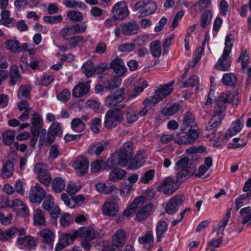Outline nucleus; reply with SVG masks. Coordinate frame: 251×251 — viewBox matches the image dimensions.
Listing matches in <instances>:
<instances>
[{"mask_svg": "<svg viewBox=\"0 0 251 251\" xmlns=\"http://www.w3.org/2000/svg\"><path fill=\"white\" fill-rule=\"evenodd\" d=\"M75 34L73 26H66L61 30V35L62 38L65 40H68L75 36Z\"/></svg>", "mask_w": 251, "mask_h": 251, "instance_id": "obj_51", "label": "nucleus"}, {"mask_svg": "<svg viewBox=\"0 0 251 251\" xmlns=\"http://www.w3.org/2000/svg\"><path fill=\"white\" fill-rule=\"evenodd\" d=\"M175 81H172L168 83L160 85L155 90V94L151 97V99H146L145 101L148 103L156 104L162 100L164 98L168 96L172 91L173 89L171 86Z\"/></svg>", "mask_w": 251, "mask_h": 251, "instance_id": "obj_5", "label": "nucleus"}, {"mask_svg": "<svg viewBox=\"0 0 251 251\" xmlns=\"http://www.w3.org/2000/svg\"><path fill=\"white\" fill-rule=\"evenodd\" d=\"M25 229L23 228L18 229L17 227H13L5 231L0 229V240L5 241L14 238L16 235L19 236L24 234Z\"/></svg>", "mask_w": 251, "mask_h": 251, "instance_id": "obj_16", "label": "nucleus"}, {"mask_svg": "<svg viewBox=\"0 0 251 251\" xmlns=\"http://www.w3.org/2000/svg\"><path fill=\"white\" fill-rule=\"evenodd\" d=\"M120 28L122 34L125 36L136 34L140 30L139 26L135 21L122 23L120 25Z\"/></svg>", "mask_w": 251, "mask_h": 251, "instance_id": "obj_11", "label": "nucleus"}, {"mask_svg": "<svg viewBox=\"0 0 251 251\" xmlns=\"http://www.w3.org/2000/svg\"><path fill=\"white\" fill-rule=\"evenodd\" d=\"M196 170V168H191L189 169H182L177 173L176 179L177 181L182 182L187 180L188 178L193 176Z\"/></svg>", "mask_w": 251, "mask_h": 251, "instance_id": "obj_29", "label": "nucleus"}, {"mask_svg": "<svg viewBox=\"0 0 251 251\" xmlns=\"http://www.w3.org/2000/svg\"><path fill=\"white\" fill-rule=\"evenodd\" d=\"M36 178L41 184L46 187H49L52 181V178L50 172L36 176Z\"/></svg>", "mask_w": 251, "mask_h": 251, "instance_id": "obj_52", "label": "nucleus"}, {"mask_svg": "<svg viewBox=\"0 0 251 251\" xmlns=\"http://www.w3.org/2000/svg\"><path fill=\"white\" fill-rule=\"evenodd\" d=\"M105 168V162L102 160H97L93 162L91 165V171L96 173L103 170Z\"/></svg>", "mask_w": 251, "mask_h": 251, "instance_id": "obj_58", "label": "nucleus"}, {"mask_svg": "<svg viewBox=\"0 0 251 251\" xmlns=\"http://www.w3.org/2000/svg\"><path fill=\"white\" fill-rule=\"evenodd\" d=\"M237 220L243 225L247 227L251 225V207L248 206L242 208L239 212Z\"/></svg>", "mask_w": 251, "mask_h": 251, "instance_id": "obj_18", "label": "nucleus"}, {"mask_svg": "<svg viewBox=\"0 0 251 251\" xmlns=\"http://www.w3.org/2000/svg\"><path fill=\"white\" fill-rule=\"evenodd\" d=\"M250 194L249 193L244 194L236 199L235 200V205L237 210H239L242 206L249 203Z\"/></svg>", "mask_w": 251, "mask_h": 251, "instance_id": "obj_48", "label": "nucleus"}, {"mask_svg": "<svg viewBox=\"0 0 251 251\" xmlns=\"http://www.w3.org/2000/svg\"><path fill=\"white\" fill-rule=\"evenodd\" d=\"M126 174V171L120 169H117L112 171L109 175V178L113 182H116L122 179Z\"/></svg>", "mask_w": 251, "mask_h": 251, "instance_id": "obj_44", "label": "nucleus"}, {"mask_svg": "<svg viewBox=\"0 0 251 251\" xmlns=\"http://www.w3.org/2000/svg\"><path fill=\"white\" fill-rule=\"evenodd\" d=\"M110 68L114 70L118 76H123L126 71V68L121 58H117L112 60Z\"/></svg>", "mask_w": 251, "mask_h": 251, "instance_id": "obj_19", "label": "nucleus"}, {"mask_svg": "<svg viewBox=\"0 0 251 251\" xmlns=\"http://www.w3.org/2000/svg\"><path fill=\"white\" fill-rule=\"evenodd\" d=\"M43 202V207L48 211H50L54 207V200L52 197L49 195L47 196Z\"/></svg>", "mask_w": 251, "mask_h": 251, "instance_id": "obj_60", "label": "nucleus"}, {"mask_svg": "<svg viewBox=\"0 0 251 251\" xmlns=\"http://www.w3.org/2000/svg\"><path fill=\"white\" fill-rule=\"evenodd\" d=\"M73 167L76 170H79L81 175L84 174L87 172L89 161L87 159L81 157L74 162Z\"/></svg>", "mask_w": 251, "mask_h": 251, "instance_id": "obj_28", "label": "nucleus"}, {"mask_svg": "<svg viewBox=\"0 0 251 251\" xmlns=\"http://www.w3.org/2000/svg\"><path fill=\"white\" fill-rule=\"evenodd\" d=\"M90 80L86 82H80L75 86L73 91V96L76 98H80L89 93L90 90Z\"/></svg>", "mask_w": 251, "mask_h": 251, "instance_id": "obj_14", "label": "nucleus"}, {"mask_svg": "<svg viewBox=\"0 0 251 251\" xmlns=\"http://www.w3.org/2000/svg\"><path fill=\"white\" fill-rule=\"evenodd\" d=\"M77 231L78 235L81 240L80 245L86 251H89L92 247L91 242L96 238L94 229L91 227L84 226L80 227Z\"/></svg>", "mask_w": 251, "mask_h": 251, "instance_id": "obj_3", "label": "nucleus"}, {"mask_svg": "<svg viewBox=\"0 0 251 251\" xmlns=\"http://www.w3.org/2000/svg\"><path fill=\"white\" fill-rule=\"evenodd\" d=\"M155 171L154 170H150L146 172L144 175L140 179V181L144 184L148 183L152 179L154 176Z\"/></svg>", "mask_w": 251, "mask_h": 251, "instance_id": "obj_64", "label": "nucleus"}, {"mask_svg": "<svg viewBox=\"0 0 251 251\" xmlns=\"http://www.w3.org/2000/svg\"><path fill=\"white\" fill-rule=\"evenodd\" d=\"M212 17V13L210 10H206L202 14L201 18V24L203 28L210 24Z\"/></svg>", "mask_w": 251, "mask_h": 251, "instance_id": "obj_59", "label": "nucleus"}, {"mask_svg": "<svg viewBox=\"0 0 251 251\" xmlns=\"http://www.w3.org/2000/svg\"><path fill=\"white\" fill-rule=\"evenodd\" d=\"M32 126L30 127L31 131L39 132L40 128L43 125V120L42 117L37 113L32 115L31 119Z\"/></svg>", "mask_w": 251, "mask_h": 251, "instance_id": "obj_38", "label": "nucleus"}, {"mask_svg": "<svg viewBox=\"0 0 251 251\" xmlns=\"http://www.w3.org/2000/svg\"><path fill=\"white\" fill-rule=\"evenodd\" d=\"M191 168H196L195 164L188 157H184L181 158L176 163L175 169L178 170L181 169H189Z\"/></svg>", "mask_w": 251, "mask_h": 251, "instance_id": "obj_25", "label": "nucleus"}, {"mask_svg": "<svg viewBox=\"0 0 251 251\" xmlns=\"http://www.w3.org/2000/svg\"><path fill=\"white\" fill-rule=\"evenodd\" d=\"M46 191L38 183L31 187L29 197L32 203H40L46 198Z\"/></svg>", "mask_w": 251, "mask_h": 251, "instance_id": "obj_9", "label": "nucleus"}, {"mask_svg": "<svg viewBox=\"0 0 251 251\" xmlns=\"http://www.w3.org/2000/svg\"><path fill=\"white\" fill-rule=\"evenodd\" d=\"M119 211L117 203L113 201H107L103 206V214L107 216H115Z\"/></svg>", "mask_w": 251, "mask_h": 251, "instance_id": "obj_22", "label": "nucleus"}, {"mask_svg": "<svg viewBox=\"0 0 251 251\" xmlns=\"http://www.w3.org/2000/svg\"><path fill=\"white\" fill-rule=\"evenodd\" d=\"M168 228V224L164 221L159 222L156 226V232L157 235L156 240L159 242L163 237V234L166 232Z\"/></svg>", "mask_w": 251, "mask_h": 251, "instance_id": "obj_36", "label": "nucleus"}, {"mask_svg": "<svg viewBox=\"0 0 251 251\" xmlns=\"http://www.w3.org/2000/svg\"><path fill=\"white\" fill-rule=\"evenodd\" d=\"M95 67L94 63L88 60L82 65L81 70L87 77H91L95 75Z\"/></svg>", "mask_w": 251, "mask_h": 251, "instance_id": "obj_33", "label": "nucleus"}, {"mask_svg": "<svg viewBox=\"0 0 251 251\" xmlns=\"http://www.w3.org/2000/svg\"><path fill=\"white\" fill-rule=\"evenodd\" d=\"M77 231H74L73 234L64 233L60 236L58 243L57 244L55 250V251H59L67 246L70 242L73 243L78 235Z\"/></svg>", "mask_w": 251, "mask_h": 251, "instance_id": "obj_13", "label": "nucleus"}, {"mask_svg": "<svg viewBox=\"0 0 251 251\" xmlns=\"http://www.w3.org/2000/svg\"><path fill=\"white\" fill-rule=\"evenodd\" d=\"M181 129V131H184V132H189V136L192 139H196L198 137V127L195 123L194 117L191 112H187L185 114Z\"/></svg>", "mask_w": 251, "mask_h": 251, "instance_id": "obj_4", "label": "nucleus"}, {"mask_svg": "<svg viewBox=\"0 0 251 251\" xmlns=\"http://www.w3.org/2000/svg\"><path fill=\"white\" fill-rule=\"evenodd\" d=\"M145 163V159L141 154H136L129 163L128 169L135 170L141 167Z\"/></svg>", "mask_w": 251, "mask_h": 251, "instance_id": "obj_41", "label": "nucleus"}, {"mask_svg": "<svg viewBox=\"0 0 251 251\" xmlns=\"http://www.w3.org/2000/svg\"><path fill=\"white\" fill-rule=\"evenodd\" d=\"M68 41V45L71 49L75 48L80 43H85L86 42L84 38L81 35L74 36Z\"/></svg>", "mask_w": 251, "mask_h": 251, "instance_id": "obj_54", "label": "nucleus"}, {"mask_svg": "<svg viewBox=\"0 0 251 251\" xmlns=\"http://www.w3.org/2000/svg\"><path fill=\"white\" fill-rule=\"evenodd\" d=\"M222 81L225 85L234 87L237 85V77L233 73H226L224 75Z\"/></svg>", "mask_w": 251, "mask_h": 251, "instance_id": "obj_37", "label": "nucleus"}, {"mask_svg": "<svg viewBox=\"0 0 251 251\" xmlns=\"http://www.w3.org/2000/svg\"><path fill=\"white\" fill-rule=\"evenodd\" d=\"M234 40V36L232 34H229L226 36L225 43V48L223 51L224 53H226L228 54H230L233 45Z\"/></svg>", "mask_w": 251, "mask_h": 251, "instance_id": "obj_55", "label": "nucleus"}, {"mask_svg": "<svg viewBox=\"0 0 251 251\" xmlns=\"http://www.w3.org/2000/svg\"><path fill=\"white\" fill-rule=\"evenodd\" d=\"M97 190L100 193L109 194L112 192L117 193L119 189L115 185L106 186L104 183H98L96 185Z\"/></svg>", "mask_w": 251, "mask_h": 251, "instance_id": "obj_35", "label": "nucleus"}, {"mask_svg": "<svg viewBox=\"0 0 251 251\" xmlns=\"http://www.w3.org/2000/svg\"><path fill=\"white\" fill-rule=\"evenodd\" d=\"M179 105H173L169 107H164L161 110V113L165 116H170L176 113L179 109Z\"/></svg>", "mask_w": 251, "mask_h": 251, "instance_id": "obj_57", "label": "nucleus"}, {"mask_svg": "<svg viewBox=\"0 0 251 251\" xmlns=\"http://www.w3.org/2000/svg\"><path fill=\"white\" fill-rule=\"evenodd\" d=\"M52 189L56 193H61L65 188V182L60 177H57L52 181Z\"/></svg>", "mask_w": 251, "mask_h": 251, "instance_id": "obj_45", "label": "nucleus"}, {"mask_svg": "<svg viewBox=\"0 0 251 251\" xmlns=\"http://www.w3.org/2000/svg\"><path fill=\"white\" fill-rule=\"evenodd\" d=\"M213 163L212 158L207 157L205 158L204 164L201 165L198 170V172L195 174L196 177H199L203 176L212 166Z\"/></svg>", "mask_w": 251, "mask_h": 251, "instance_id": "obj_34", "label": "nucleus"}, {"mask_svg": "<svg viewBox=\"0 0 251 251\" xmlns=\"http://www.w3.org/2000/svg\"><path fill=\"white\" fill-rule=\"evenodd\" d=\"M108 145L109 142L108 141L98 142L89 149V153L98 156L107 147Z\"/></svg>", "mask_w": 251, "mask_h": 251, "instance_id": "obj_30", "label": "nucleus"}, {"mask_svg": "<svg viewBox=\"0 0 251 251\" xmlns=\"http://www.w3.org/2000/svg\"><path fill=\"white\" fill-rule=\"evenodd\" d=\"M125 92L124 88H120L114 93L108 95L105 100V104L110 108L117 107L118 104L124 100Z\"/></svg>", "mask_w": 251, "mask_h": 251, "instance_id": "obj_7", "label": "nucleus"}, {"mask_svg": "<svg viewBox=\"0 0 251 251\" xmlns=\"http://www.w3.org/2000/svg\"><path fill=\"white\" fill-rule=\"evenodd\" d=\"M111 13L115 20H123L129 15L126 4L124 1L116 3L113 7Z\"/></svg>", "mask_w": 251, "mask_h": 251, "instance_id": "obj_8", "label": "nucleus"}, {"mask_svg": "<svg viewBox=\"0 0 251 251\" xmlns=\"http://www.w3.org/2000/svg\"><path fill=\"white\" fill-rule=\"evenodd\" d=\"M182 131V134L177 135V143L180 145L192 144L196 139H192V138L189 136L190 134L189 132H184V131Z\"/></svg>", "mask_w": 251, "mask_h": 251, "instance_id": "obj_42", "label": "nucleus"}, {"mask_svg": "<svg viewBox=\"0 0 251 251\" xmlns=\"http://www.w3.org/2000/svg\"><path fill=\"white\" fill-rule=\"evenodd\" d=\"M223 239L222 237H219L217 239H213L210 240L207 243L206 250L208 251L209 248H214V249L219 248L223 242Z\"/></svg>", "mask_w": 251, "mask_h": 251, "instance_id": "obj_63", "label": "nucleus"}, {"mask_svg": "<svg viewBox=\"0 0 251 251\" xmlns=\"http://www.w3.org/2000/svg\"><path fill=\"white\" fill-rule=\"evenodd\" d=\"M62 134V131L61 129L60 124L58 122L53 123L48 129L45 142L46 145H50L55 140V136L61 135Z\"/></svg>", "mask_w": 251, "mask_h": 251, "instance_id": "obj_12", "label": "nucleus"}, {"mask_svg": "<svg viewBox=\"0 0 251 251\" xmlns=\"http://www.w3.org/2000/svg\"><path fill=\"white\" fill-rule=\"evenodd\" d=\"M14 165L12 161L7 160L2 168L1 176L3 178H8L13 174Z\"/></svg>", "mask_w": 251, "mask_h": 251, "instance_id": "obj_32", "label": "nucleus"}, {"mask_svg": "<svg viewBox=\"0 0 251 251\" xmlns=\"http://www.w3.org/2000/svg\"><path fill=\"white\" fill-rule=\"evenodd\" d=\"M138 242L142 245L152 246L154 243V237L152 231H147L144 235L139 237Z\"/></svg>", "mask_w": 251, "mask_h": 251, "instance_id": "obj_39", "label": "nucleus"}, {"mask_svg": "<svg viewBox=\"0 0 251 251\" xmlns=\"http://www.w3.org/2000/svg\"><path fill=\"white\" fill-rule=\"evenodd\" d=\"M30 89L25 85H22L19 89L18 97L19 99H28L29 97Z\"/></svg>", "mask_w": 251, "mask_h": 251, "instance_id": "obj_61", "label": "nucleus"}, {"mask_svg": "<svg viewBox=\"0 0 251 251\" xmlns=\"http://www.w3.org/2000/svg\"><path fill=\"white\" fill-rule=\"evenodd\" d=\"M67 7L70 8H75L78 7L80 9H84L86 8V5L82 1H77L75 0H64L63 1Z\"/></svg>", "mask_w": 251, "mask_h": 251, "instance_id": "obj_49", "label": "nucleus"}, {"mask_svg": "<svg viewBox=\"0 0 251 251\" xmlns=\"http://www.w3.org/2000/svg\"><path fill=\"white\" fill-rule=\"evenodd\" d=\"M33 171L36 176L49 172L48 166L42 162L36 163L35 165Z\"/></svg>", "mask_w": 251, "mask_h": 251, "instance_id": "obj_50", "label": "nucleus"}, {"mask_svg": "<svg viewBox=\"0 0 251 251\" xmlns=\"http://www.w3.org/2000/svg\"><path fill=\"white\" fill-rule=\"evenodd\" d=\"M5 44L8 50L11 52L14 53L19 52V50H18V48L20 45V43L18 41L16 40H7L5 42Z\"/></svg>", "mask_w": 251, "mask_h": 251, "instance_id": "obj_56", "label": "nucleus"}, {"mask_svg": "<svg viewBox=\"0 0 251 251\" xmlns=\"http://www.w3.org/2000/svg\"><path fill=\"white\" fill-rule=\"evenodd\" d=\"M24 234L19 236L16 235L15 237L17 236L18 237L17 240V243L18 245H23L25 247L29 248V249L33 248L36 246L35 241L34 238L31 236H25L22 237Z\"/></svg>", "mask_w": 251, "mask_h": 251, "instance_id": "obj_27", "label": "nucleus"}, {"mask_svg": "<svg viewBox=\"0 0 251 251\" xmlns=\"http://www.w3.org/2000/svg\"><path fill=\"white\" fill-rule=\"evenodd\" d=\"M242 126L241 119H237L236 122L232 124L230 127L227 130L226 134L224 135V137L222 139V141L226 142V139L230 138L238 133L242 128Z\"/></svg>", "mask_w": 251, "mask_h": 251, "instance_id": "obj_23", "label": "nucleus"}, {"mask_svg": "<svg viewBox=\"0 0 251 251\" xmlns=\"http://www.w3.org/2000/svg\"><path fill=\"white\" fill-rule=\"evenodd\" d=\"M124 112L119 108H110L105 114L104 122L106 128L112 129L121 123L124 118Z\"/></svg>", "mask_w": 251, "mask_h": 251, "instance_id": "obj_2", "label": "nucleus"}, {"mask_svg": "<svg viewBox=\"0 0 251 251\" xmlns=\"http://www.w3.org/2000/svg\"><path fill=\"white\" fill-rule=\"evenodd\" d=\"M183 198V195H176L173 197L166 204V212L171 215L175 213L182 204Z\"/></svg>", "mask_w": 251, "mask_h": 251, "instance_id": "obj_10", "label": "nucleus"}, {"mask_svg": "<svg viewBox=\"0 0 251 251\" xmlns=\"http://www.w3.org/2000/svg\"><path fill=\"white\" fill-rule=\"evenodd\" d=\"M176 179L169 176L164 179L160 185L157 187L158 192L170 196L172 195L178 188Z\"/></svg>", "mask_w": 251, "mask_h": 251, "instance_id": "obj_6", "label": "nucleus"}, {"mask_svg": "<svg viewBox=\"0 0 251 251\" xmlns=\"http://www.w3.org/2000/svg\"><path fill=\"white\" fill-rule=\"evenodd\" d=\"M119 152L124 153L126 156L132 157L133 153V143L131 142H126L120 148Z\"/></svg>", "mask_w": 251, "mask_h": 251, "instance_id": "obj_53", "label": "nucleus"}, {"mask_svg": "<svg viewBox=\"0 0 251 251\" xmlns=\"http://www.w3.org/2000/svg\"><path fill=\"white\" fill-rule=\"evenodd\" d=\"M157 8V4L153 1H146L144 9L141 12L142 15L146 16L153 14Z\"/></svg>", "mask_w": 251, "mask_h": 251, "instance_id": "obj_40", "label": "nucleus"}, {"mask_svg": "<svg viewBox=\"0 0 251 251\" xmlns=\"http://www.w3.org/2000/svg\"><path fill=\"white\" fill-rule=\"evenodd\" d=\"M238 92L235 91L232 94L228 91L226 93H221L215 101L214 111L209 121L206 130L208 131H212L211 134H215L217 130L214 128L217 127L221 123L225 116V110L227 103H232L237 105L239 103V99L237 97Z\"/></svg>", "mask_w": 251, "mask_h": 251, "instance_id": "obj_1", "label": "nucleus"}, {"mask_svg": "<svg viewBox=\"0 0 251 251\" xmlns=\"http://www.w3.org/2000/svg\"><path fill=\"white\" fill-rule=\"evenodd\" d=\"M34 222L36 226H43L45 223V217L44 212L39 209L34 211Z\"/></svg>", "mask_w": 251, "mask_h": 251, "instance_id": "obj_47", "label": "nucleus"}, {"mask_svg": "<svg viewBox=\"0 0 251 251\" xmlns=\"http://www.w3.org/2000/svg\"><path fill=\"white\" fill-rule=\"evenodd\" d=\"M83 120L86 121L87 119L85 117H82L81 119L79 118L74 119L71 122L72 128L78 132L83 131L85 128V124Z\"/></svg>", "mask_w": 251, "mask_h": 251, "instance_id": "obj_31", "label": "nucleus"}, {"mask_svg": "<svg viewBox=\"0 0 251 251\" xmlns=\"http://www.w3.org/2000/svg\"><path fill=\"white\" fill-rule=\"evenodd\" d=\"M15 137V132L13 130H7L5 131L2 135L3 142L5 145H10L14 141Z\"/></svg>", "mask_w": 251, "mask_h": 251, "instance_id": "obj_46", "label": "nucleus"}, {"mask_svg": "<svg viewBox=\"0 0 251 251\" xmlns=\"http://www.w3.org/2000/svg\"><path fill=\"white\" fill-rule=\"evenodd\" d=\"M145 199L143 197L136 198L135 200L124 210L123 215L129 217L134 213L138 209H140L144 205Z\"/></svg>", "mask_w": 251, "mask_h": 251, "instance_id": "obj_15", "label": "nucleus"}, {"mask_svg": "<svg viewBox=\"0 0 251 251\" xmlns=\"http://www.w3.org/2000/svg\"><path fill=\"white\" fill-rule=\"evenodd\" d=\"M228 54L223 53L215 66V68L221 71H226L231 65V61L228 58Z\"/></svg>", "mask_w": 251, "mask_h": 251, "instance_id": "obj_21", "label": "nucleus"}, {"mask_svg": "<svg viewBox=\"0 0 251 251\" xmlns=\"http://www.w3.org/2000/svg\"><path fill=\"white\" fill-rule=\"evenodd\" d=\"M40 235L43 239L45 248L52 249L54 239V233L50 230L45 228L40 231Z\"/></svg>", "mask_w": 251, "mask_h": 251, "instance_id": "obj_17", "label": "nucleus"}, {"mask_svg": "<svg viewBox=\"0 0 251 251\" xmlns=\"http://www.w3.org/2000/svg\"><path fill=\"white\" fill-rule=\"evenodd\" d=\"M119 162V165L122 167H126L127 165V162L131 159L132 157L126 156L124 153L118 152L116 153Z\"/></svg>", "mask_w": 251, "mask_h": 251, "instance_id": "obj_62", "label": "nucleus"}, {"mask_svg": "<svg viewBox=\"0 0 251 251\" xmlns=\"http://www.w3.org/2000/svg\"><path fill=\"white\" fill-rule=\"evenodd\" d=\"M126 233L125 231L120 229L117 230L112 238V244L116 248L122 246L126 241Z\"/></svg>", "mask_w": 251, "mask_h": 251, "instance_id": "obj_26", "label": "nucleus"}, {"mask_svg": "<svg viewBox=\"0 0 251 251\" xmlns=\"http://www.w3.org/2000/svg\"><path fill=\"white\" fill-rule=\"evenodd\" d=\"M232 210L231 208H228L227 209L226 213L223 217L222 220L218 223L217 226L213 228V231L216 232L218 235L219 234H224L225 229L227 226L228 222L230 218L231 212Z\"/></svg>", "mask_w": 251, "mask_h": 251, "instance_id": "obj_20", "label": "nucleus"}, {"mask_svg": "<svg viewBox=\"0 0 251 251\" xmlns=\"http://www.w3.org/2000/svg\"><path fill=\"white\" fill-rule=\"evenodd\" d=\"M150 52L154 57H159L161 54V47L160 41L155 40L150 44Z\"/></svg>", "mask_w": 251, "mask_h": 251, "instance_id": "obj_43", "label": "nucleus"}, {"mask_svg": "<svg viewBox=\"0 0 251 251\" xmlns=\"http://www.w3.org/2000/svg\"><path fill=\"white\" fill-rule=\"evenodd\" d=\"M152 204L151 203H149L145 206H142L140 209H138V212L136 215V220L138 222H141L147 219L149 216L151 210Z\"/></svg>", "mask_w": 251, "mask_h": 251, "instance_id": "obj_24", "label": "nucleus"}]
</instances>
